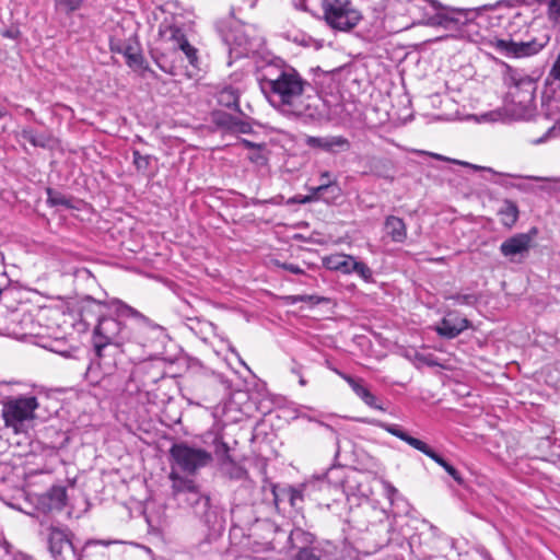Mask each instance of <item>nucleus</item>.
I'll list each match as a JSON object with an SVG mask.
<instances>
[{"label":"nucleus","instance_id":"obj_14","mask_svg":"<svg viewBox=\"0 0 560 560\" xmlns=\"http://www.w3.org/2000/svg\"><path fill=\"white\" fill-rule=\"evenodd\" d=\"M547 44V39L538 42L530 39L528 42H514L512 39H498L495 47L508 57H529L537 54Z\"/></svg>","mask_w":560,"mask_h":560},{"label":"nucleus","instance_id":"obj_32","mask_svg":"<svg viewBox=\"0 0 560 560\" xmlns=\"http://www.w3.org/2000/svg\"><path fill=\"white\" fill-rule=\"evenodd\" d=\"M370 171L377 177L381 178H393L392 171L393 166L389 160L386 159H373L370 165Z\"/></svg>","mask_w":560,"mask_h":560},{"label":"nucleus","instance_id":"obj_23","mask_svg":"<svg viewBox=\"0 0 560 560\" xmlns=\"http://www.w3.org/2000/svg\"><path fill=\"white\" fill-rule=\"evenodd\" d=\"M341 196V189L336 179H329L317 184V201L323 200L327 205L335 202Z\"/></svg>","mask_w":560,"mask_h":560},{"label":"nucleus","instance_id":"obj_57","mask_svg":"<svg viewBox=\"0 0 560 560\" xmlns=\"http://www.w3.org/2000/svg\"><path fill=\"white\" fill-rule=\"evenodd\" d=\"M295 9L302 10V11H308V8L306 5V0H294L293 2Z\"/></svg>","mask_w":560,"mask_h":560},{"label":"nucleus","instance_id":"obj_4","mask_svg":"<svg viewBox=\"0 0 560 560\" xmlns=\"http://www.w3.org/2000/svg\"><path fill=\"white\" fill-rule=\"evenodd\" d=\"M262 90L272 104L293 105L303 91V82L299 72H280L275 80H265Z\"/></svg>","mask_w":560,"mask_h":560},{"label":"nucleus","instance_id":"obj_36","mask_svg":"<svg viewBox=\"0 0 560 560\" xmlns=\"http://www.w3.org/2000/svg\"><path fill=\"white\" fill-rule=\"evenodd\" d=\"M132 164L139 173L145 174L151 166L152 155H142L139 150H132Z\"/></svg>","mask_w":560,"mask_h":560},{"label":"nucleus","instance_id":"obj_45","mask_svg":"<svg viewBox=\"0 0 560 560\" xmlns=\"http://www.w3.org/2000/svg\"><path fill=\"white\" fill-rule=\"evenodd\" d=\"M415 360L417 362L428 365V366H438L439 365L435 357L432 353L424 354V353L416 352Z\"/></svg>","mask_w":560,"mask_h":560},{"label":"nucleus","instance_id":"obj_24","mask_svg":"<svg viewBox=\"0 0 560 560\" xmlns=\"http://www.w3.org/2000/svg\"><path fill=\"white\" fill-rule=\"evenodd\" d=\"M353 257L345 254H334L323 258V265L328 270L350 273V266Z\"/></svg>","mask_w":560,"mask_h":560},{"label":"nucleus","instance_id":"obj_59","mask_svg":"<svg viewBox=\"0 0 560 560\" xmlns=\"http://www.w3.org/2000/svg\"><path fill=\"white\" fill-rule=\"evenodd\" d=\"M432 156H433L434 159H436V160L451 161V162H453V163H457V164L463 165V164H462V163H463L462 161L451 160V159H447V158H445V156H443V155H440V154H436V153H433V154H432Z\"/></svg>","mask_w":560,"mask_h":560},{"label":"nucleus","instance_id":"obj_5","mask_svg":"<svg viewBox=\"0 0 560 560\" xmlns=\"http://www.w3.org/2000/svg\"><path fill=\"white\" fill-rule=\"evenodd\" d=\"M322 8L326 25L336 31L348 32L362 20L349 0H323Z\"/></svg>","mask_w":560,"mask_h":560},{"label":"nucleus","instance_id":"obj_22","mask_svg":"<svg viewBox=\"0 0 560 560\" xmlns=\"http://www.w3.org/2000/svg\"><path fill=\"white\" fill-rule=\"evenodd\" d=\"M424 455L434 460L438 465H440L458 486H465V480L462 474L451 464L448 463L442 455L436 453L431 446L428 445Z\"/></svg>","mask_w":560,"mask_h":560},{"label":"nucleus","instance_id":"obj_62","mask_svg":"<svg viewBox=\"0 0 560 560\" xmlns=\"http://www.w3.org/2000/svg\"><path fill=\"white\" fill-rule=\"evenodd\" d=\"M316 303L318 308L322 304H330V301L328 299L317 296Z\"/></svg>","mask_w":560,"mask_h":560},{"label":"nucleus","instance_id":"obj_64","mask_svg":"<svg viewBox=\"0 0 560 560\" xmlns=\"http://www.w3.org/2000/svg\"><path fill=\"white\" fill-rule=\"evenodd\" d=\"M7 114H8V110L5 109V107L0 106V118L7 116Z\"/></svg>","mask_w":560,"mask_h":560},{"label":"nucleus","instance_id":"obj_48","mask_svg":"<svg viewBox=\"0 0 560 560\" xmlns=\"http://www.w3.org/2000/svg\"><path fill=\"white\" fill-rule=\"evenodd\" d=\"M1 35L5 38H10V39H19L20 36H21V32H20V28L18 26H11L9 28H5L1 32Z\"/></svg>","mask_w":560,"mask_h":560},{"label":"nucleus","instance_id":"obj_35","mask_svg":"<svg viewBox=\"0 0 560 560\" xmlns=\"http://www.w3.org/2000/svg\"><path fill=\"white\" fill-rule=\"evenodd\" d=\"M84 0H55V8L57 11L71 16L73 12L81 9Z\"/></svg>","mask_w":560,"mask_h":560},{"label":"nucleus","instance_id":"obj_7","mask_svg":"<svg viewBox=\"0 0 560 560\" xmlns=\"http://www.w3.org/2000/svg\"><path fill=\"white\" fill-rule=\"evenodd\" d=\"M173 465L184 472L196 474L212 462V455L203 448L192 447L185 442L174 443L170 448Z\"/></svg>","mask_w":560,"mask_h":560},{"label":"nucleus","instance_id":"obj_61","mask_svg":"<svg viewBox=\"0 0 560 560\" xmlns=\"http://www.w3.org/2000/svg\"><path fill=\"white\" fill-rule=\"evenodd\" d=\"M244 475H245V470H243L241 467H236L233 477L241 479Z\"/></svg>","mask_w":560,"mask_h":560},{"label":"nucleus","instance_id":"obj_15","mask_svg":"<svg viewBox=\"0 0 560 560\" xmlns=\"http://www.w3.org/2000/svg\"><path fill=\"white\" fill-rule=\"evenodd\" d=\"M351 387L353 393L370 408L385 411L380 404V399L370 390L363 378L354 377L349 374L336 371Z\"/></svg>","mask_w":560,"mask_h":560},{"label":"nucleus","instance_id":"obj_29","mask_svg":"<svg viewBox=\"0 0 560 560\" xmlns=\"http://www.w3.org/2000/svg\"><path fill=\"white\" fill-rule=\"evenodd\" d=\"M160 35L164 38H167L168 40H172L174 43V48H178L179 45H183L184 42L188 40L184 31L174 24L165 25L164 28L163 25H161Z\"/></svg>","mask_w":560,"mask_h":560},{"label":"nucleus","instance_id":"obj_31","mask_svg":"<svg viewBox=\"0 0 560 560\" xmlns=\"http://www.w3.org/2000/svg\"><path fill=\"white\" fill-rule=\"evenodd\" d=\"M317 558L319 560H340L342 551L331 541L324 540L317 546Z\"/></svg>","mask_w":560,"mask_h":560},{"label":"nucleus","instance_id":"obj_19","mask_svg":"<svg viewBox=\"0 0 560 560\" xmlns=\"http://www.w3.org/2000/svg\"><path fill=\"white\" fill-rule=\"evenodd\" d=\"M384 229L393 242L404 243L407 238V226L401 218L388 215L385 219Z\"/></svg>","mask_w":560,"mask_h":560},{"label":"nucleus","instance_id":"obj_63","mask_svg":"<svg viewBox=\"0 0 560 560\" xmlns=\"http://www.w3.org/2000/svg\"><path fill=\"white\" fill-rule=\"evenodd\" d=\"M244 144L247 147V148H256V149H260V145L259 144H256L254 142H250L248 140H244Z\"/></svg>","mask_w":560,"mask_h":560},{"label":"nucleus","instance_id":"obj_28","mask_svg":"<svg viewBox=\"0 0 560 560\" xmlns=\"http://www.w3.org/2000/svg\"><path fill=\"white\" fill-rule=\"evenodd\" d=\"M147 368L145 364H140L132 369L127 382L128 389L132 390V384H135L136 390L144 389L149 385L150 381L145 377Z\"/></svg>","mask_w":560,"mask_h":560},{"label":"nucleus","instance_id":"obj_1","mask_svg":"<svg viewBox=\"0 0 560 560\" xmlns=\"http://www.w3.org/2000/svg\"><path fill=\"white\" fill-rule=\"evenodd\" d=\"M214 27L228 49L226 67H231L236 60L247 58L254 61L255 70H264L266 67L285 68L282 58L260 50L264 39L256 25L237 19L233 7L228 16L215 22Z\"/></svg>","mask_w":560,"mask_h":560},{"label":"nucleus","instance_id":"obj_16","mask_svg":"<svg viewBox=\"0 0 560 560\" xmlns=\"http://www.w3.org/2000/svg\"><path fill=\"white\" fill-rule=\"evenodd\" d=\"M452 316L453 314L448 313L447 316L442 318L440 324L435 327V331L440 337L454 339L464 330L471 327V322L469 319L465 317Z\"/></svg>","mask_w":560,"mask_h":560},{"label":"nucleus","instance_id":"obj_9","mask_svg":"<svg viewBox=\"0 0 560 560\" xmlns=\"http://www.w3.org/2000/svg\"><path fill=\"white\" fill-rule=\"evenodd\" d=\"M73 534L68 528H59L50 526L48 528V549L54 560H82V552L91 544H98L100 541L89 540L85 546L79 551L72 541Z\"/></svg>","mask_w":560,"mask_h":560},{"label":"nucleus","instance_id":"obj_41","mask_svg":"<svg viewBox=\"0 0 560 560\" xmlns=\"http://www.w3.org/2000/svg\"><path fill=\"white\" fill-rule=\"evenodd\" d=\"M447 300H453L455 303H457L459 305H475L478 303L479 298H478V295H476L474 293H467V294L456 293V294L450 295L447 298Z\"/></svg>","mask_w":560,"mask_h":560},{"label":"nucleus","instance_id":"obj_60","mask_svg":"<svg viewBox=\"0 0 560 560\" xmlns=\"http://www.w3.org/2000/svg\"><path fill=\"white\" fill-rule=\"evenodd\" d=\"M11 545L7 540L0 542V550H3L4 553H10Z\"/></svg>","mask_w":560,"mask_h":560},{"label":"nucleus","instance_id":"obj_25","mask_svg":"<svg viewBox=\"0 0 560 560\" xmlns=\"http://www.w3.org/2000/svg\"><path fill=\"white\" fill-rule=\"evenodd\" d=\"M21 137L32 145L43 149L50 148L54 140L50 133L37 132L33 128H23Z\"/></svg>","mask_w":560,"mask_h":560},{"label":"nucleus","instance_id":"obj_17","mask_svg":"<svg viewBox=\"0 0 560 560\" xmlns=\"http://www.w3.org/2000/svg\"><path fill=\"white\" fill-rule=\"evenodd\" d=\"M44 512L61 511L67 504V489L62 486L51 487L39 499Z\"/></svg>","mask_w":560,"mask_h":560},{"label":"nucleus","instance_id":"obj_43","mask_svg":"<svg viewBox=\"0 0 560 560\" xmlns=\"http://www.w3.org/2000/svg\"><path fill=\"white\" fill-rule=\"evenodd\" d=\"M285 38L304 47H308L313 42L312 36L306 35L305 33L302 32H295L294 35L287 33Z\"/></svg>","mask_w":560,"mask_h":560},{"label":"nucleus","instance_id":"obj_33","mask_svg":"<svg viewBox=\"0 0 560 560\" xmlns=\"http://www.w3.org/2000/svg\"><path fill=\"white\" fill-rule=\"evenodd\" d=\"M212 121L218 127L232 130L236 124V117L223 110H214L212 113Z\"/></svg>","mask_w":560,"mask_h":560},{"label":"nucleus","instance_id":"obj_55","mask_svg":"<svg viewBox=\"0 0 560 560\" xmlns=\"http://www.w3.org/2000/svg\"><path fill=\"white\" fill-rule=\"evenodd\" d=\"M312 200V196H305V197H300V196H295L293 198H291L289 200V202H292V203H305L307 201H311Z\"/></svg>","mask_w":560,"mask_h":560},{"label":"nucleus","instance_id":"obj_46","mask_svg":"<svg viewBox=\"0 0 560 560\" xmlns=\"http://www.w3.org/2000/svg\"><path fill=\"white\" fill-rule=\"evenodd\" d=\"M548 13L552 21L560 22V0H550Z\"/></svg>","mask_w":560,"mask_h":560},{"label":"nucleus","instance_id":"obj_34","mask_svg":"<svg viewBox=\"0 0 560 560\" xmlns=\"http://www.w3.org/2000/svg\"><path fill=\"white\" fill-rule=\"evenodd\" d=\"M47 203L51 207L62 206L67 209L72 208L71 199L67 198L66 195L57 191L52 188L46 189Z\"/></svg>","mask_w":560,"mask_h":560},{"label":"nucleus","instance_id":"obj_39","mask_svg":"<svg viewBox=\"0 0 560 560\" xmlns=\"http://www.w3.org/2000/svg\"><path fill=\"white\" fill-rule=\"evenodd\" d=\"M151 57L160 70H174V66L170 63V58L166 54L161 52L159 49H152Z\"/></svg>","mask_w":560,"mask_h":560},{"label":"nucleus","instance_id":"obj_26","mask_svg":"<svg viewBox=\"0 0 560 560\" xmlns=\"http://www.w3.org/2000/svg\"><path fill=\"white\" fill-rule=\"evenodd\" d=\"M463 166H466V167H470L475 171H486V172H489L493 175H497L499 178L498 179H494L493 183L494 184H498L504 188H517L520 190H525V185H522V184H514L510 180H508L509 177H517L516 175H511V174H506V173H499L497 171H494L493 168L491 167H486V166H479V165H475V164H470V163H462Z\"/></svg>","mask_w":560,"mask_h":560},{"label":"nucleus","instance_id":"obj_40","mask_svg":"<svg viewBox=\"0 0 560 560\" xmlns=\"http://www.w3.org/2000/svg\"><path fill=\"white\" fill-rule=\"evenodd\" d=\"M350 262V273L355 272L364 280H370L372 278V270L366 264L358 261L354 258Z\"/></svg>","mask_w":560,"mask_h":560},{"label":"nucleus","instance_id":"obj_27","mask_svg":"<svg viewBox=\"0 0 560 560\" xmlns=\"http://www.w3.org/2000/svg\"><path fill=\"white\" fill-rule=\"evenodd\" d=\"M191 509L194 510L195 514L207 525L213 523L217 517L215 510L210 502V497L207 494H205L202 499Z\"/></svg>","mask_w":560,"mask_h":560},{"label":"nucleus","instance_id":"obj_6","mask_svg":"<svg viewBox=\"0 0 560 560\" xmlns=\"http://www.w3.org/2000/svg\"><path fill=\"white\" fill-rule=\"evenodd\" d=\"M319 100L322 105L317 104V120L325 119L339 125L360 119L361 113L355 102H341L338 94L320 96Z\"/></svg>","mask_w":560,"mask_h":560},{"label":"nucleus","instance_id":"obj_2","mask_svg":"<svg viewBox=\"0 0 560 560\" xmlns=\"http://www.w3.org/2000/svg\"><path fill=\"white\" fill-rule=\"evenodd\" d=\"M116 316H100L92 338L94 360L107 371L115 365L114 355L118 349L131 338L132 322L126 323L121 320L122 317Z\"/></svg>","mask_w":560,"mask_h":560},{"label":"nucleus","instance_id":"obj_21","mask_svg":"<svg viewBox=\"0 0 560 560\" xmlns=\"http://www.w3.org/2000/svg\"><path fill=\"white\" fill-rule=\"evenodd\" d=\"M317 148L329 153L345 152L350 149V142L342 136L317 137Z\"/></svg>","mask_w":560,"mask_h":560},{"label":"nucleus","instance_id":"obj_38","mask_svg":"<svg viewBox=\"0 0 560 560\" xmlns=\"http://www.w3.org/2000/svg\"><path fill=\"white\" fill-rule=\"evenodd\" d=\"M229 452H230V447H229L228 443H225L221 439L214 440V454L222 464L233 462Z\"/></svg>","mask_w":560,"mask_h":560},{"label":"nucleus","instance_id":"obj_8","mask_svg":"<svg viewBox=\"0 0 560 560\" xmlns=\"http://www.w3.org/2000/svg\"><path fill=\"white\" fill-rule=\"evenodd\" d=\"M38 408L35 396H19L9 398L3 402L2 418L7 428H12L15 433L22 430L25 421L34 418Z\"/></svg>","mask_w":560,"mask_h":560},{"label":"nucleus","instance_id":"obj_37","mask_svg":"<svg viewBox=\"0 0 560 560\" xmlns=\"http://www.w3.org/2000/svg\"><path fill=\"white\" fill-rule=\"evenodd\" d=\"M282 494L287 495V499L289 500L290 505L292 508L298 509V510L302 509L301 504L304 501V495H303L302 489H296V488H292V487L283 488Z\"/></svg>","mask_w":560,"mask_h":560},{"label":"nucleus","instance_id":"obj_13","mask_svg":"<svg viewBox=\"0 0 560 560\" xmlns=\"http://www.w3.org/2000/svg\"><path fill=\"white\" fill-rule=\"evenodd\" d=\"M110 50L116 55H120L130 68H141L143 65L144 59L137 36L129 39L112 38Z\"/></svg>","mask_w":560,"mask_h":560},{"label":"nucleus","instance_id":"obj_3","mask_svg":"<svg viewBox=\"0 0 560 560\" xmlns=\"http://www.w3.org/2000/svg\"><path fill=\"white\" fill-rule=\"evenodd\" d=\"M117 315L120 317H131L133 319L129 342L150 349H154L158 345L163 343L166 337L165 328L152 323L136 308L124 302H118Z\"/></svg>","mask_w":560,"mask_h":560},{"label":"nucleus","instance_id":"obj_52","mask_svg":"<svg viewBox=\"0 0 560 560\" xmlns=\"http://www.w3.org/2000/svg\"><path fill=\"white\" fill-rule=\"evenodd\" d=\"M249 159H250V161H253L257 164H260V165H264L267 162L266 156L264 154H261V152L259 150L255 154H253Z\"/></svg>","mask_w":560,"mask_h":560},{"label":"nucleus","instance_id":"obj_51","mask_svg":"<svg viewBox=\"0 0 560 560\" xmlns=\"http://www.w3.org/2000/svg\"><path fill=\"white\" fill-rule=\"evenodd\" d=\"M272 495L276 505H278L280 501L287 498V495L282 494V489L279 490L277 486H272Z\"/></svg>","mask_w":560,"mask_h":560},{"label":"nucleus","instance_id":"obj_11","mask_svg":"<svg viewBox=\"0 0 560 560\" xmlns=\"http://www.w3.org/2000/svg\"><path fill=\"white\" fill-rule=\"evenodd\" d=\"M168 478L172 481V497L179 503H186L192 508L205 495L192 479L180 476L174 467H172Z\"/></svg>","mask_w":560,"mask_h":560},{"label":"nucleus","instance_id":"obj_10","mask_svg":"<svg viewBox=\"0 0 560 560\" xmlns=\"http://www.w3.org/2000/svg\"><path fill=\"white\" fill-rule=\"evenodd\" d=\"M538 79L539 75H528L525 72H505L503 81L510 89L509 94L513 102L526 108L535 100Z\"/></svg>","mask_w":560,"mask_h":560},{"label":"nucleus","instance_id":"obj_42","mask_svg":"<svg viewBox=\"0 0 560 560\" xmlns=\"http://www.w3.org/2000/svg\"><path fill=\"white\" fill-rule=\"evenodd\" d=\"M178 49L185 54L191 67L198 68V50L191 46L188 40L179 45Z\"/></svg>","mask_w":560,"mask_h":560},{"label":"nucleus","instance_id":"obj_47","mask_svg":"<svg viewBox=\"0 0 560 560\" xmlns=\"http://www.w3.org/2000/svg\"><path fill=\"white\" fill-rule=\"evenodd\" d=\"M382 486L385 497L393 503L395 497L398 495V490L387 480H382Z\"/></svg>","mask_w":560,"mask_h":560},{"label":"nucleus","instance_id":"obj_30","mask_svg":"<svg viewBox=\"0 0 560 560\" xmlns=\"http://www.w3.org/2000/svg\"><path fill=\"white\" fill-rule=\"evenodd\" d=\"M240 95L237 91L232 86H225L222 89L218 94V103L221 106L228 107V108H234L237 112H241L240 105H238Z\"/></svg>","mask_w":560,"mask_h":560},{"label":"nucleus","instance_id":"obj_54","mask_svg":"<svg viewBox=\"0 0 560 560\" xmlns=\"http://www.w3.org/2000/svg\"><path fill=\"white\" fill-rule=\"evenodd\" d=\"M282 267L292 273H301L302 272V269L298 265H294V264H283Z\"/></svg>","mask_w":560,"mask_h":560},{"label":"nucleus","instance_id":"obj_58","mask_svg":"<svg viewBox=\"0 0 560 560\" xmlns=\"http://www.w3.org/2000/svg\"><path fill=\"white\" fill-rule=\"evenodd\" d=\"M329 179H335V177L329 173V172H324L320 174V177H319V184L320 183H325Z\"/></svg>","mask_w":560,"mask_h":560},{"label":"nucleus","instance_id":"obj_44","mask_svg":"<svg viewBox=\"0 0 560 560\" xmlns=\"http://www.w3.org/2000/svg\"><path fill=\"white\" fill-rule=\"evenodd\" d=\"M545 85L551 93L560 90V72H549L545 79Z\"/></svg>","mask_w":560,"mask_h":560},{"label":"nucleus","instance_id":"obj_49","mask_svg":"<svg viewBox=\"0 0 560 560\" xmlns=\"http://www.w3.org/2000/svg\"><path fill=\"white\" fill-rule=\"evenodd\" d=\"M296 560H315L312 548H303L296 555Z\"/></svg>","mask_w":560,"mask_h":560},{"label":"nucleus","instance_id":"obj_50","mask_svg":"<svg viewBox=\"0 0 560 560\" xmlns=\"http://www.w3.org/2000/svg\"><path fill=\"white\" fill-rule=\"evenodd\" d=\"M232 130L238 131L241 133H248L252 130V127L248 122L243 121L236 117V124Z\"/></svg>","mask_w":560,"mask_h":560},{"label":"nucleus","instance_id":"obj_56","mask_svg":"<svg viewBox=\"0 0 560 560\" xmlns=\"http://www.w3.org/2000/svg\"><path fill=\"white\" fill-rule=\"evenodd\" d=\"M317 483H318L317 488L320 492L328 491L330 488L327 481H325L324 479H319L318 477H317Z\"/></svg>","mask_w":560,"mask_h":560},{"label":"nucleus","instance_id":"obj_12","mask_svg":"<svg viewBox=\"0 0 560 560\" xmlns=\"http://www.w3.org/2000/svg\"><path fill=\"white\" fill-rule=\"evenodd\" d=\"M538 229L533 226L526 233H517L506 238L500 245V253L511 261H520L528 255L533 240L537 236Z\"/></svg>","mask_w":560,"mask_h":560},{"label":"nucleus","instance_id":"obj_18","mask_svg":"<svg viewBox=\"0 0 560 560\" xmlns=\"http://www.w3.org/2000/svg\"><path fill=\"white\" fill-rule=\"evenodd\" d=\"M378 425L386 430L392 435L400 439L401 441L406 442L411 447L416 448L417 451L423 453L425 452V448L428 447V444L417 438L411 436L407 431H405L400 425L398 424H390V423H383L380 422Z\"/></svg>","mask_w":560,"mask_h":560},{"label":"nucleus","instance_id":"obj_53","mask_svg":"<svg viewBox=\"0 0 560 560\" xmlns=\"http://www.w3.org/2000/svg\"><path fill=\"white\" fill-rule=\"evenodd\" d=\"M293 113L296 115V116H300V117H304V118H313V112H312V108L310 106L306 107L305 112H302L300 109H294Z\"/></svg>","mask_w":560,"mask_h":560},{"label":"nucleus","instance_id":"obj_20","mask_svg":"<svg viewBox=\"0 0 560 560\" xmlns=\"http://www.w3.org/2000/svg\"><path fill=\"white\" fill-rule=\"evenodd\" d=\"M498 215L504 228L512 229L520 218L518 206L511 199H504L501 208L498 210Z\"/></svg>","mask_w":560,"mask_h":560}]
</instances>
